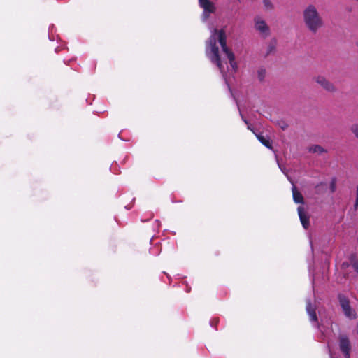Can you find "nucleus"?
Listing matches in <instances>:
<instances>
[{
	"label": "nucleus",
	"instance_id": "nucleus-10",
	"mask_svg": "<svg viewBox=\"0 0 358 358\" xmlns=\"http://www.w3.org/2000/svg\"><path fill=\"white\" fill-rule=\"evenodd\" d=\"M292 196L293 200L296 203H304V199L303 195L295 186H293L292 187Z\"/></svg>",
	"mask_w": 358,
	"mask_h": 358
},
{
	"label": "nucleus",
	"instance_id": "nucleus-4",
	"mask_svg": "<svg viewBox=\"0 0 358 358\" xmlns=\"http://www.w3.org/2000/svg\"><path fill=\"white\" fill-rule=\"evenodd\" d=\"M339 349L345 358H350L351 343L348 336L341 334L338 336Z\"/></svg>",
	"mask_w": 358,
	"mask_h": 358
},
{
	"label": "nucleus",
	"instance_id": "nucleus-27",
	"mask_svg": "<svg viewBox=\"0 0 358 358\" xmlns=\"http://www.w3.org/2000/svg\"><path fill=\"white\" fill-rule=\"evenodd\" d=\"M218 320H215V322H214V324H216Z\"/></svg>",
	"mask_w": 358,
	"mask_h": 358
},
{
	"label": "nucleus",
	"instance_id": "nucleus-1",
	"mask_svg": "<svg viewBox=\"0 0 358 358\" xmlns=\"http://www.w3.org/2000/svg\"><path fill=\"white\" fill-rule=\"evenodd\" d=\"M303 21L305 27L312 34H316L324 26V20L317 8L309 4L303 10Z\"/></svg>",
	"mask_w": 358,
	"mask_h": 358
},
{
	"label": "nucleus",
	"instance_id": "nucleus-29",
	"mask_svg": "<svg viewBox=\"0 0 358 358\" xmlns=\"http://www.w3.org/2000/svg\"><path fill=\"white\" fill-rule=\"evenodd\" d=\"M357 1H358V0H356Z\"/></svg>",
	"mask_w": 358,
	"mask_h": 358
},
{
	"label": "nucleus",
	"instance_id": "nucleus-7",
	"mask_svg": "<svg viewBox=\"0 0 358 358\" xmlns=\"http://www.w3.org/2000/svg\"><path fill=\"white\" fill-rule=\"evenodd\" d=\"M255 27L264 37L267 36L270 34L269 27L267 25L266 22L262 20L260 17L255 18Z\"/></svg>",
	"mask_w": 358,
	"mask_h": 358
},
{
	"label": "nucleus",
	"instance_id": "nucleus-20",
	"mask_svg": "<svg viewBox=\"0 0 358 358\" xmlns=\"http://www.w3.org/2000/svg\"><path fill=\"white\" fill-rule=\"evenodd\" d=\"M336 189V178H333L330 182V190L331 193H334Z\"/></svg>",
	"mask_w": 358,
	"mask_h": 358
},
{
	"label": "nucleus",
	"instance_id": "nucleus-26",
	"mask_svg": "<svg viewBox=\"0 0 358 358\" xmlns=\"http://www.w3.org/2000/svg\"><path fill=\"white\" fill-rule=\"evenodd\" d=\"M355 45L358 47V41H356Z\"/></svg>",
	"mask_w": 358,
	"mask_h": 358
},
{
	"label": "nucleus",
	"instance_id": "nucleus-28",
	"mask_svg": "<svg viewBox=\"0 0 358 358\" xmlns=\"http://www.w3.org/2000/svg\"><path fill=\"white\" fill-rule=\"evenodd\" d=\"M218 320H215V322H214V324H216Z\"/></svg>",
	"mask_w": 358,
	"mask_h": 358
},
{
	"label": "nucleus",
	"instance_id": "nucleus-22",
	"mask_svg": "<svg viewBox=\"0 0 358 358\" xmlns=\"http://www.w3.org/2000/svg\"><path fill=\"white\" fill-rule=\"evenodd\" d=\"M275 45L270 43L267 48L266 56L273 52L275 50Z\"/></svg>",
	"mask_w": 358,
	"mask_h": 358
},
{
	"label": "nucleus",
	"instance_id": "nucleus-21",
	"mask_svg": "<svg viewBox=\"0 0 358 358\" xmlns=\"http://www.w3.org/2000/svg\"><path fill=\"white\" fill-rule=\"evenodd\" d=\"M351 265L354 271L358 273V260L354 259H351Z\"/></svg>",
	"mask_w": 358,
	"mask_h": 358
},
{
	"label": "nucleus",
	"instance_id": "nucleus-8",
	"mask_svg": "<svg viewBox=\"0 0 358 358\" xmlns=\"http://www.w3.org/2000/svg\"><path fill=\"white\" fill-rule=\"evenodd\" d=\"M297 211L302 226L307 229L310 226L309 216L306 213L303 206H299Z\"/></svg>",
	"mask_w": 358,
	"mask_h": 358
},
{
	"label": "nucleus",
	"instance_id": "nucleus-19",
	"mask_svg": "<svg viewBox=\"0 0 358 358\" xmlns=\"http://www.w3.org/2000/svg\"><path fill=\"white\" fill-rule=\"evenodd\" d=\"M310 317V320L312 322H317V316L315 310H312L310 313H308Z\"/></svg>",
	"mask_w": 358,
	"mask_h": 358
},
{
	"label": "nucleus",
	"instance_id": "nucleus-12",
	"mask_svg": "<svg viewBox=\"0 0 358 358\" xmlns=\"http://www.w3.org/2000/svg\"><path fill=\"white\" fill-rule=\"evenodd\" d=\"M231 66L234 69V71H236L238 69L237 63L235 61V56L234 54L232 52H229V54L226 55Z\"/></svg>",
	"mask_w": 358,
	"mask_h": 358
},
{
	"label": "nucleus",
	"instance_id": "nucleus-5",
	"mask_svg": "<svg viewBox=\"0 0 358 358\" xmlns=\"http://www.w3.org/2000/svg\"><path fill=\"white\" fill-rule=\"evenodd\" d=\"M315 81L320 85L324 90L329 92H336V87L335 85L322 76H318L314 78Z\"/></svg>",
	"mask_w": 358,
	"mask_h": 358
},
{
	"label": "nucleus",
	"instance_id": "nucleus-11",
	"mask_svg": "<svg viewBox=\"0 0 358 358\" xmlns=\"http://www.w3.org/2000/svg\"><path fill=\"white\" fill-rule=\"evenodd\" d=\"M256 136L259 141L261 142V143L264 145L265 147H266L268 149L273 148L272 142L268 137L264 136L262 134H256Z\"/></svg>",
	"mask_w": 358,
	"mask_h": 358
},
{
	"label": "nucleus",
	"instance_id": "nucleus-13",
	"mask_svg": "<svg viewBox=\"0 0 358 358\" xmlns=\"http://www.w3.org/2000/svg\"><path fill=\"white\" fill-rule=\"evenodd\" d=\"M327 190V185L324 182H320L315 186V193L321 194L325 192Z\"/></svg>",
	"mask_w": 358,
	"mask_h": 358
},
{
	"label": "nucleus",
	"instance_id": "nucleus-3",
	"mask_svg": "<svg viewBox=\"0 0 358 358\" xmlns=\"http://www.w3.org/2000/svg\"><path fill=\"white\" fill-rule=\"evenodd\" d=\"M338 299L339 303L342 308L344 315L348 318H356L357 315L355 310H353L350 306V301L347 296L343 294H338Z\"/></svg>",
	"mask_w": 358,
	"mask_h": 358
},
{
	"label": "nucleus",
	"instance_id": "nucleus-16",
	"mask_svg": "<svg viewBox=\"0 0 358 358\" xmlns=\"http://www.w3.org/2000/svg\"><path fill=\"white\" fill-rule=\"evenodd\" d=\"M258 79L259 81H263L266 76V69L264 68H260L257 71Z\"/></svg>",
	"mask_w": 358,
	"mask_h": 358
},
{
	"label": "nucleus",
	"instance_id": "nucleus-17",
	"mask_svg": "<svg viewBox=\"0 0 358 358\" xmlns=\"http://www.w3.org/2000/svg\"><path fill=\"white\" fill-rule=\"evenodd\" d=\"M306 309L307 313H310L312 310H315V308L313 307L310 300H308L306 301Z\"/></svg>",
	"mask_w": 358,
	"mask_h": 358
},
{
	"label": "nucleus",
	"instance_id": "nucleus-18",
	"mask_svg": "<svg viewBox=\"0 0 358 358\" xmlns=\"http://www.w3.org/2000/svg\"><path fill=\"white\" fill-rule=\"evenodd\" d=\"M351 131L355 136V137L358 139V124H354L350 127Z\"/></svg>",
	"mask_w": 358,
	"mask_h": 358
},
{
	"label": "nucleus",
	"instance_id": "nucleus-24",
	"mask_svg": "<svg viewBox=\"0 0 358 358\" xmlns=\"http://www.w3.org/2000/svg\"><path fill=\"white\" fill-rule=\"evenodd\" d=\"M242 118H243V120L244 122L247 124V126H248V129L249 130H250V131H253V130H252V127H251V124L248 122V120H245V119H244L243 116H242Z\"/></svg>",
	"mask_w": 358,
	"mask_h": 358
},
{
	"label": "nucleus",
	"instance_id": "nucleus-15",
	"mask_svg": "<svg viewBox=\"0 0 358 358\" xmlns=\"http://www.w3.org/2000/svg\"><path fill=\"white\" fill-rule=\"evenodd\" d=\"M264 9L266 10H273L274 9V5L271 0H262Z\"/></svg>",
	"mask_w": 358,
	"mask_h": 358
},
{
	"label": "nucleus",
	"instance_id": "nucleus-6",
	"mask_svg": "<svg viewBox=\"0 0 358 358\" xmlns=\"http://www.w3.org/2000/svg\"><path fill=\"white\" fill-rule=\"evenodd\" d=\"M214 33L217 34V40L221 45L223 52L226 55L229 54V52H232L227 45V36L225 31L222 29L220 30L215 29Z\"/></svg>",
	"mask_w": 358,
	"mask_h": 358
},
{
	"label": "nucleus",
	"instance_id": "nucleus-23",
	"mask_svg": "<svg viewBox=\"0 0 358 358\" xmlns=\"http://www.w3.org/2000/svg\"><path fill=\"white\" fill-rule=\"evenodd\" d=\"M354 209L355 210H357L358 209V187L357 188L356 190V199L355 202L354 203Z\"/></svg>",
	"mask_w": 358,
	"mask_h": 358
},
{
	"label": "nucleus",
	"instance_id": "nucleus-9",
	"mask_svg": "<svg viewBox=\"0 0 358 358\" xmlns=\"http://www.w3.org/2000/svg\"><path fill=\"white\" fill-rule=\"evenodd\" d=\"M199 3L205 13L210 14L215 12V5L210 0H199Z\"/></svg>",
	"mask_w": 358,
	"mask_h": 358
},
{
	"label": "nucleus",
	"instance_id": "nucleus-14",
	"mask_svg": "<svg viewBox=\"0 0 358 358\" xmlns=\"http://www.w3.org/2000/svg\"><path fill=\"white\" fill-rule=\"evenodd\" d=\"M309 151L313 153H319L322 154L323 152H325L326 150L320 145H313L310 148Z\"/></svg>",
	"mask_w": 358,
	"mask_h": 358
},
{
	"label": "nucleus",
	"instance_id": "nucleus-25",
	"mask_svg": "<svg viewBox=\"0 0 358 358\" xmlns=\"http://www.w3.org/2000/svg\"><path fill=\"white\" fill-rule=\"evenodd\" d=\"M280 127L282 128V130H285L288 127V125L285 122H283L280 125Z\"/></svg>",
	"mask_w": 358,
	"mask_h": 358
},
{
	"label": "nucleus",
	"instance_id": "nucleus-2",
	"mask_svg": "<svg viewBox=\"0 0 358 358\" xmlns=\"http://www.w3.org/2000/svg\"><path fill=\"white\" fill-rule=\"evenodd\" d=\"M206 53L210 61L216 64L220 71H222L224 66L222 64L219 48L217 45V38L214 34L211 35L206 42Z\"/></svg>",
	"mask_w": 358,
	"mask_h": 358
}]
</instances>
